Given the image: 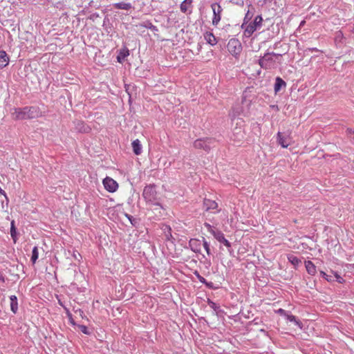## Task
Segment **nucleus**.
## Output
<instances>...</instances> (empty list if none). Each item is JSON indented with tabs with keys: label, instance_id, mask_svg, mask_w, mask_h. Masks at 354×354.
Masks as SVG:
<instances>
[{
	"label": "nucleus",
	"instance_id": "obj_30",
	"mask_svg": "<svg viewBox=\"0 0 354 354\" xmlns=\"http://www.w3.org/2000/svg\"><path fill=\"white\" fill-rule=\"evenodd\" d=\"M277 313L282 316H284L287 318V315H288L289 314H288L286 313V311L282 308H279V310H277Z\"/></svg>",
	"mask_w": 354,
	"mask_h": 354
},
{
	"label": "nucleus",
	"instance_id": "obj_7",
	"mask_svg": "<svg viewBox=\"0 0 354 354\" xmlns=\"http://www.w3.org/2000/svg\"><path fill=\"white\" fill-rule=\"evenodd\" d=\"M261 24H242L241 28L243 30V35L246 37H250Z\"/></svg>",
	"mask_w": 354,
	"mask_h": 354
},
{
	"label": "nucleus",
	"instance_id": "obj_15",
	"mask_svg": "<svg viewBox=\"0 0 354 354\" xmlns=\"http://www.w3.org/2000/svg\"><path fill=\"white\" fill-rule=\"evenodd\" d=\"M129 55V50L126 47L124 46L122 48H121L119 51V53L117 56V60L119 63H122L125 58Z\"/></svg>",
	"mask_w": 354,
	"mask_h": 354
},
{
	"label": "nucleus",
	"instance_id": "obj_21",
	"mask_svg": "<svg viewBox=\"0 0 354 354\" xmlns=\"http://www.w3.org/2000/svg\"><path fill=\"white\" fill-rule=\"evenodd\" d=\"M287 320H288L290 322H293L296 326H297L300 329H302L303 328V324L301 321H299L295 316L292 315H287Z\"/></svg>",
	"mask_w": 354,
	"mask_h": 354
},
{
	"label": "nucleus",
	"instance_id": "obj_11",
	"mask_svg": "<svg viewBox=\"0 0 354 354\" xmlns=\"http://www.w3.org/2000/svg\"><path fill=\"white\" fill-rule=\"evenodd\" d=\"M113 7L115 9L124 10L126 11H129L133 8V6L131 3L124 1L113 3Z\"/></svg>",
	"mask_w": 354,
	"mask_h": 354
},
{
	"label": "nucleus",
	"instance_id": "obj_3",
	"mask_svg": "<svg viewBox=\"0 0 354 354\" xmlns=\"http://www.w3.org/2000/svg\"><path fill=\"white\" fill-rule=\"evenodd\" d=\"M142 196L147 202L155 203L158 201V194L154 185H149L144 188Z\"/></svg>",
	"mask_w": 354,
	"mask_h": 354
},
{
	"label": "nucleus",
	"instance_id": "obj_10",
	"mask_svg": "<svg viewBox=\"0 0 354 354\" xmlns=\"http://www.w3.org/2000/svg\"><path fill=\"white\" fill-rule=\"evenodd\" d=\"M290 137H285L283 136L282 133L278 132L277 133V140L278 143L283 147V148H288V146L290 145Z\"/></svg>",
	"mask_w": 354,
	"mask_h": 354
},
{
	"label": "nucleus",
	"instance_id": "obj_23",
	"mask_svg": "<svg viewBox=\"0 0 354 354\" xmlns=\"http://www.w3.org/2000/svg\"><path fill=\"white\" fill-rule=\"evenodd\" d=\"M288 259L293 266H297L301 263V261L293 254H288Z\"/></svg>",
	"mask_w": 354,
	"mask_h": 354
},
{
	"label": "nucleus",
	"instance_id": "obj_19",
	"mask_svg": "<svg viewBox=\"0 0 354 354\" xmlns=\"http://www.w3.org/2000/svg\"><path fill=\"white\" fill-rule=\"evenodd\" d=\"M204 38L207 41V42L212 46L216 45L217 43L215 36L211 32H205L204 34Z\"/></svg>",
	"mask_w": 354,
	"mask_h": 354
},
{
	"label": "nucleus",
	"instance_id": "obj_13",
	"mask_svg": "<svg viewBox=\"0 0 354 354\" xmlns=\"http://www.w3.org/2000/svg\"><path fill=\"white\" fill-rule=\"evenodd\" d=\"M193 0H184L180 4V10L184 13L191 12Z\"/></svg>",
	"mask_w": 354,
	"mask_h": 354
},
{
	"label": "nucleus",
	"instance_id": "obj_2",
	"mask_svg": "<svg viewBox=\"0 0 354 354\" xmlns=\"http://www.w3.org/2000/svg\"><path fill=\"white\" fill-rule=\"evenodd\" d=\"M36 111L35 107L15 108L11 112L12 118L15 120H26L35 118L33 114H28L30 111Z\"/></svg>",
	"mask_w": 354,
	"mask_h": 354
},
{
	"label": "nucleus",
	"instance_id": "obj_20",
	"mask_svg": "<svg viewBox=\"0 0 354 354\" xmlns=\"http://www.w3.org/2000/svg\"><path fill=\"white\" fill-rule=\"evenodd\" d=\"M10 299V309L13 313H16L18 310L17 298L15 295H12Z\"/></svg>",
	"mask_w": 354,
	"mask_h": 354
},
{
	"label": "nucleus",
	"instance_id": "obj_5",
	"mask_svg": "<svg viewBox=\"0 0 354 354\" xmlns=\"http://www.w3.org/2000/svg\"><path fill=\"white\" fill-rule=\"evenodd\" d=\"M102 183L105 189L109 192L113 193L118 189V183L111 177H106Z\"/></svg>",
	"mask_w": 354,
	"mask_h": 354
},
{
	"label": "nucleus",
	"instance_id": "obj_8",
	"mask_svg": "<svg viewBox=\"0 0 354 354\" xmlns=\"http://www.w3.org/2000/svg\"><path fill=\"white\" fill-rule=\"evenodd\" d=\"M202 243L203 240L201 241L197 239H192L189 242V245L193 252L200 253L202 248Z\"/></svg>",
	"mask_w": 354,
	"mask_h": 354
},
{
	"label": "nucleus",
	"instance_id": "obj_12",
	"mask_svg": "<svg viewBox=\"0 0 354 354\" xmlns=\"http://www.w3.org/2000/svg\"><path fill=\"white\" fill-rule=\"evenodd\" d=\"M214 237L220 243H223L227 248H231V243L225 238V236L223 232L218 231L216 232Z\"/></svg>",
	"mask_w": 354,
	"mask_h": 354
},
{
	"label": "nucleus",
	"instance_id": "obj_26",
	"mask_svg": "<svg viewBox=\"0 0 354 354\" xmlns=\"http://www.w3.org/2000/svg\"><path fill=\"white\" fill-rule=\"evenodd\" d=\"M10 235H11L12 238L13 239L14 242L15 243L16 242V239H15V236H16V228H15V221H12L11 222Z\"/></svg>",
	"mask_w": 354,
	"mask_h": 354
},
{
	"label": "nucleus",
	"instance_id": "obj_22",
	"mask_svg": "<svg viewBox=\"0 0 354 354\" xmlns=\"http://www.w3.org/2000/svg\"><path fill=\"white\" fill-rule=\"evenodd\" d=\"M282 86H286V82L281 78V77H277L276 82L274 84V91L275 93H277L280 91Z\"/></svg>",
	"mask_w": 354,
	"mask_h": 354
},
{
	"label": "nucleus",
	"instance_id": "obj_9",
	"mask_svg": "<svg viewBox=\"0 0 354 354\" xmlns=\"http://www.w3.org/2000/svg\"><path fill=\"white\" fill-rule=\"evenodd\" d=\"M212 8L214 12L212 22H219L221 19V13L222 12L221 6L217 3H214L212 5Z\"/></svg>",
	"mask_w": 354,
	"mask_h": 354
},
{
	"label": "nucleus",
	"instance_id": "obj_17",
	"mask_svg": "<svg viewBox=\"0 0 354 354\" xmlns=\"http://www.w3.org/2000/svg\"><path fill=\"white\" fill-rule=\"evenodd\" d=\"M204 205L206 208V210L209 209H216L218 208V204L216 201L210 200V199H205L204 200Z\"/></svg>",
	"mask_w": 354,
	"mask_h": 354
},
{
	"label": "nucleus",
	"instance_id": "obj_29",
	"mask_svg": "<svg viewBox=\"0 0 354 354\" xmlns=\"http://www.w3.org/2000/svg\"><path fill=\"white\" fill-rule=\"evenodd\" d=\"M321 274L324 278H325L328 281H332L333 279H332L331 276L328 275L326 273H325L323 271H321Z\"/></svg>",
	"mask_w": 354,
	"mask_h": 354
},
{
	"label": "nucleus",
	"instance_id": "obj_33",
	"mask_svg": "<svg viewBox=\"0 0 354 354\" xmlns=\"http://www.w3.org/2000/svg\"><path fill=\"white\" fill-rule=\"evenodd\" d=\"M240 113L239 111H236L235 113L234 109L230 113L232 118H235L237 115H239Z\"/></svg>",
	"mask_w": 354,
	"mask_h": 354
},
{
	"label": "nucleus",
	"instance_id": "obj_27",
	"mask_svg": "<svg viewBox=\"0 0 354 354\" xmlns=\"http://www.w3.org/2000/svg\"><path fill=\"white\" fill-rule=\"evenodd\" d=\"M202 246H203V248H205L207 255H209L210 254L209 245L204 238H203Z\"/></svg>",
	"mask_w": 354,
	"mask_h": 354
},
{
	"label": "nucleus",
	"instance_id": "obj_28",
	"mask_svg": "<svg viewBox=\"0 0 354 354\" xmlns=\"http://www.w3.org/2000/svg\"><path fill=\"white\" fill-rule=\"evenodd\" d=\"M205 226L207 229L208 232H209L213 236L216 232V231H214L213 230V228L210 224L206 223H205Z\"/></svg>",
	"mask_w": 354,
	"mask_h": 354
},
{
	"label": "nucleus",
	"instance_id": "obj_16",
	"mask_svg": "<svg viewBox=\"0 0 354 354\" xmlns=\"http://www.w3.org/2000/svg\"><path fill=\"white\" fill-rule=\"evenodd\" d=\"M305 266H306V270L309 274L315 275L316 274V272H317L316 266L312 261H305Z\"/></svg>",
	"mask_w": 354,
	"mask_h": 354
},
{
	"label": "nucleus",
	"instance_id": "obj_14",
	"mask_svg": "<svg viewBox=\"0 0 354 354\" xmlns=\"http://www.w3.org/2000/svg\"><path fill=\"white\" fill-rule=\"evenodd\" d=\"M9 57L6 51L0 50V69L6 67L9 64Z\"/></svg>",
	"mask_w": 354,
	"mask_h": 354
},
{
	"label": "nucleus",
	"instance_id": "obj_34",
	"mask_svg": "<svg viewBox=\"0 0 354 354\" xmlns=\"http://www.w3.org/2000/svg\"><path fill=\"white\" fill-rule=\"evenodd\" d=\"M262 17L261 15H257L253 21V22H261L262 21Z\"/></svg>",
	"mask_w": 354,
	"mask_h": 354
},
{
	"label": "nucleus",
	"instance_id": "obj_36",
	"mask_svg": "<svg viewBox=\"0 0 354 354\" xmlns=\"http://www.w3.org/2000/svg\"><path fill=\"white\" fill-rule=\"evenodd\" d=\"M348 133L350 135V136L351 137V135H354V131H352L351 129H348Z\"/></svg>",
	"mask_w": 354,
	"mask_h": 354
},
{
	"label": "nucleus",
	"instance_id": "obj_25",
	"mask_svg": "<svg viewBox=\"0 0 354 354\" xmlns=\"http://www.w3.org/2000/svg\"><path fill=\"white\" fill-rule=\"evenodd\" d=\"M39 257L38 248L37 246H35L32 249L31 261L32 263H35Z\"/></svg>",
	"mask_w": 354,
	"mask_h": 354
},
{
	"label": "nucleus",
	"instance_id": "obj_31",
	"mask_svg": "<svg viewBox=\"0 0 354 354\" xmlns=\"http://www.w3.org/2000/svg\"><path fill=\"white\" fill-rule=\"evenodd\" d=\"M335 277L339 283H343L344 282V279L340 277L337 272L335 273Z\"/></svg>",
	"mask_w": 354,
	"mask_h": 354
},
{
	"label": "nucleus",
	"instance_id": "obj_24",
	"mask_svg": "<svg viewBox=\"0 0 354 354\" xmlns=\"http://www.w3.org/2000/svg\"><path fill=\"white\" fill-rule=\"evenodd\" d=\"M255 12L254 8H251L248 9L245 17H244V21L243 22H249L252 19V17L254 16V14Z\"/></svg>",
	"mask_w": 354,
	"mask_h": 354
},
{
	"label": "nucleus",
	"instance_id": "obj_32",
	"mask_svg": "<svg viewBox=\"0 0 354 354\" xmlns=\"http://www.w3.org/2000/svg\"><path fill=\"white\" fill-rule=\"evenodd\" d=\"M81 331L84 334H88L87 327L86 326H80Z\"/></svg>",
	"mask_w": 354,
	"mask_h": 354
},
{
	"label": "nucleus",
	"instance_id": "obj_35",
	"mask_svg": "<svg viewBox=\"0 0 354 354\" xmlns=\"http://www.w3.org/2000/svg\"><path fill=\"white\" fill-rule=\"evenodd\" d=\"M37 113V109H36V111H30L28 114H33L35 117Z\"/></svg>",
	"mask_w": 354,
	"mask_h": 354
},
{
	"label": "nucleus",
	"instance_id": "obj_18",
	"mask_svg": "<svg viewBox=\"0 0 354 354\" xmlns=\"http://www.w3.org/2000/svg\"><path fill=\"white\" fill-rule=\"evenodd\" d=\"M133 151L136 155H140L142 152V145L138 139L132 142Z\"/></svg>",
	"mask_w": 354,
	"mask_h": 354
},
{
	"label": "nucleus",
	"instance_id": "obj_1",
	"mask_svg": "<svg viewBox=\"0 0 354 354\" xmlns=\"http://www.w3.org/2000/svg\"><path fill=\"white\" fill-rule=\"evenodd\" d=\"M281 55L274 53H267L259 60V64L264 69L274 68L277 66V60Z\"/></svg>",
	"mask_w": 354,
	"mask_h": 354
},
{
	"label": "nucleus",
	"instance_id": "obj_37",
	"mask_svg": "<svg viewBox=\"0 0 354 354\" xmlns=\"http://www.w3.org/2000/svg\"><path fill=\"white\" fill-rule=\"evenodd\" d=\"M150 26H149V28H154V26H152L151 23H149ZM146 28H148V26H145Z\"/></svg>",
	"mask_w": 354,
	"mask_h": 354
},
{
	"label": "nucleus",
	"instance_id": "obj_6",
	"mask_svg": "<svg viewBox=\"0 0 354 354\" xmlns=\"http://www.w3.org/2000/svg\"><path fill=\"white\" fill-rule=\"evenodd\" d=\"M212 141L210 138L197 139L194 142L193 145L196 149H203L207 151L210 149V145L212 143Z\"/></svg>",
	"mask_w": 354,
	"mask_h": 354
},
{
	"label": "nucleus",
	"instance_id": "obj_4",
	"mask_svg": "<svg viewBox=\"0 0 354 354\" xmlns=\"http://www.w3.org/2000/svg\"><path fill=\"white\" fill-rule=\"evenodd\" d=\"M227 48L230 54L237 57L242 50V45L238 39H231L227 43Z\"/></svg>",
	"mask_w": 354,
	"mask_h": 354
}]
</instances>
